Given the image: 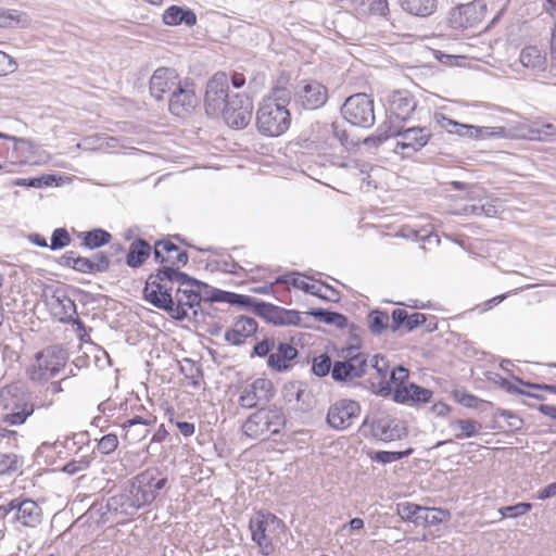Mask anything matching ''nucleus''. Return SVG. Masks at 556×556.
<instances>
[{
  "instance_id": "obj_12",
  "label": "nucleus",
  "mask_w": 556,
  "mask_h": 556,
  "mask_svg": "<svg viewBox=\"0 0 556 556\" xmlns=\"http://www.w3.org/2000/svg\"><path fill=\"white\" fill-rule=\"evenodd\" d=\"M251 311L275 326L307 327L302 320L301 313L295 309H287L271 303L254 298Z\"/></svg>"
},
{
  "instance_id": "obj_1",
  "label": "nucleus",
  "mask_w": 556,
  "mask_h": 556,
  "mask_svg": "<svg viewBox=\"0 0 556 556\" xmlns=\"http://www.w3.org/2000/svg\"><path fill=\"white\" fill-rule=\"evenodd\" d=\"M161 302L170 318L182 321L187 318L193 321L204 320V311L201 306L197 288L187 280L176 288L174 298H164Z\"/></svg>"
},
{
  "instance_id": "obj_9",
  "label": "nucleus",
  "mask_w": 556,
  "mask_h": 556,
  "mask_svg": "<svg viewBox=\"0 0 556 556\" xmlns=\"http://www.w3.org/2000/svg\"><path fill=\"white\" fill-rule=\"evenodd\" d=\"M0 519L34 528L42 521V509L30 498L16 497L0 505Z\"/></svg>"
},
{
  "instance_id": "obj_63",
  "label": "nucleus",
  "mask_w": 556,
  "mask_h": 556,
  "mask_svg": "<svg viewBox=\"0 0 556 556\" xmlns=\"http://www.w3.org/2000/svg\"><path fill=\"white\" fill-rule=\"evenodd\" d=\"M532 139L547 140L549 137L556 136V127L553 124H543L541 128L530 130Z\"/></svg>"
},
{
  "instance_id": "obj_49",
  "label": "nucleus",
  "mask_w": 556,
  "mask_h": 556,
  "mask_svg": "<svg viewBox=\"0 0 556 556\" xmlns=\"http://www.w3.org/2000/svg\"><path fill=\"white\" fill-rule=\"evenodd\" d=\"M425 517H422V525L425 526H437L444 521H447L451 514L446 509L442 508H428L425 507Z\"/></svg>"
},
{
  "instance_id": "obj_31",
  "label": "nucleus",
  "mask_w": 556,
  "mask_h": 556,
  "mask_svg": "<svg viewBox=\"0 0 556 556\" xmlns=\"http://www.w3.org/2000/svg\"><path fill=\"white\" fill-rule=\"evenodd\" d=\"M519 61L523 67L533 72H544L547 66L546 53L536 46L525 47L519 54Z\"/></svg>"
},
{
  "instance_id": "obj_23",
  "label": "nucleus",
  "mask_w": 556,
  "mask_h": 556,
  "mask_svg": "<svg viewBox=\"0 0 556 556\" xmlns=\"http://www.w3.org/2000/svg\"><path fill=\"white\" fill-rule=\"evenodd\" d=\"M390 113L396 121H408L417 108V101L407 90H395L389 99Z\"/></svg>"
},
{
  "instance_id": "obj_6",
  "label": "nucleus",
  "mask_w": 556,
  "mask_h": 556,
  "mask_svg": "<svg viewBox=\"0 0 556 556\" xmlns=\"http://www.w3.org/2000/svg\"><path fill=\"white\" fill-rule=\"evenodd\" d=\"M358 345H350L341 350V361L332 366L331 377L336 382L352 383L365 376L368 368V355L359 352Z\"/></svg>"
},
{
  "instance_id": "obj_27",
  "label": "nucleus",
  "mask_w": 556,
  "mask_h": 556,
  "mask_svg": "<svg viewBox=\"0 0 556 556\" xmlns=\"http://www.w3.org/2000/svg\"><path fill=\"white\" fill-rule=\"evenodd\" d=\"M432 394L431 390L413 382L408 386H396L392 392L393 400L396 403H428L430 402Z\"/></svg>"
},
{
  "instance_id": "obj_40",
  "label": "nucleus",
  "mask_w": 556,
  "mask_h": 556,
  "mask_svg": "<svg viewBox=\"0 0 556 556\" xmlns=\"http://www.w3.org/2000/svg\"><path fill=\"white\" fill-rule=\"evenodd\" d=\"M315 319L327 325H334L339 329L346 328L349 325L348 317L341 313L332 312L326 308H316L308 313Z\"/></svg>"
},
{
  "instance_id": "obj_37",
  "label": "nucleus",
  "mask_w": 556,
  "mask_h": 556,
  "mask_svg": "<svg viewBox=\"0 0 556 556\" xmlns=\"http://www.w3.org/2000/svg\"><path fill=\"white\" fill-rule=\"evenodd\" d=\"M211 296L213 298V302H225L250 311L254 303L253 296L224 291L220 289H215V292Z\"/></svg>"
},
{
  "instance_id": "obj_47",
  "label": "nucleus",
  "mask_w": 556,
  "mask_h": 556,
  "mask_svg": "<svg viewBox=\"0 0 556 556\" xmlns=\"http://www.w3.org/2000/svg\"><path fill=\"white\" fill-rule=\"evenodd\" d=\"M469 11L470 5L468 4L453 8L448 13V23L451 27L455 29L466 28L469 25V20L467 17Z\"/></svg>"
},
{
  "instance_id": "obj_56",
  "label": "nucleus",
  "mask_w": 556,
  "mask_h": 556,
  "mask_svg": "<svg viewBox=\"0 0 556 556\" xmlns=\"http://www.w3.org/2000/svg\"><path fill=\"white\" fill-rule=\"evenodd\" d=\"M276 339L274 337H266L262 341L257 342L250 354V357H265L275 349Z\"/></svg>"
},
{
  "instance_id": "obj_32",
  "label": "nucleus",
  "mask_w": 556,
  "mask_h": 556,
  "mask_svg": "<svg viewBox=\"0 0 556 556\" xmlns=\"http://www.w3.org/2000/svg\"><path fill=\"white\" fill-rule=\"evenodd\" d=\"M372 367L377 370L380 381L371 382V391L380 396L388 397L392 394V387L389 381H387L388 376V364L384 361V357L376 354L372 357Z\"/></svg>"
},
{
  "instance_id": "obj_26",
  "label": "nucleus",
  "mask_w": 556,
  "mask_h": 556,
  "mask_svg": "<svg viewBox=\"0 0 556 556\" xmlns=\"http://www.w3.org/2000/svg\"><path fill=\"white\" fill-rule=\"evenodd\" d=\"M67 378H63L59 381H53L47 384H42L38 390H30V403L33 404L34 412L36 409H48L54 404V396L63 392V382Z\"/></svg>"
},
{
  "instance_id": "obj_52",
  "label": "nucleus",
  "mask_w": 556,
  "mask_h": 556,
  "mask_svg": "<svg viewBox=\"0 0 556 556\" xmlns=\"http://www.w3.org/2000/svg\"><path fill=\"white\" fill-rule=\"evenodd\" d=\"M71 236L66 228H56L53 230L49 249L52 251L66 248L71 244Z\"/></svg>"
},
{
  "instance_id": "obj_55",
  "label": "nucleus",
  "mask_w": 556,
  "mask_h": 556,
  "mask_svg": "<svg viewBox=\"0 0 556 556\" xmlns=\"http://www.w3.org/2000/svg\"><path fill=\"white\" fill-rule=\"evenodd\" d=\"M98 511L101 513V518L99 521L106 522L108 518H105V515L109 513L119 514L123 515V506L122 501H119V494L111 496L104 506H100Z\"/></svg>"
},
{
  "instance_id": "obj_24",
  "label": "nucleus",
  "mask_w": 556,
  "mask_h": 556,
  "mask_svg": "<svg viewBox=\"0 0 556 556\" xmlns=\"http://www.w3.org/2000/svg\"><path fill=\"white\" fill-rule=\"evenodd\" d=\"M368 426L372 437L381 441H393L395 439H400L402 434V429L400 428L399 422L389 416L374 418L371 421L367 417L363 421L362 428H366Z\"/></svg>"
},
{
  "instance_id": "obj_25",
  "label": "nucleus",
  "mask_w": 556,
  "mask_h": 556,
  "mask_svg": "<svg viewBox=\"0 0 556 556\" xmlns=\"http://www.w3.org/2000/svg\"><path fill=\"white\" fill-rule=\"evenodd\" d=\"M298 355V350L291 343H275V349L267 358V366L277 372L287 371L292 368Z\"/></svg>"
},
{
  "instance_id": "obj_15",
  "label": "nucleus",
  "mask_w": 556,
  "mask_h": 556,
  "mask_svg": "<svg viewBox=\"0 0 556 556\" xmlns=\"http://www.w3.org/2000/svg\"><path fill=\"white\" fill-rule=\"evenodd\" d=\"M328 89L317 80H302L294 92V101L305 110H316L326 104Z\"/></svg>"
},
{
  "instance_id": "obj_20",
  "label": "nucleus",
  "mask_w": 556,
  "mask_h": 556,
  "mask_svg": "<svg viewBox=\"0 0 556 556\" xmlns=\"http://www.w3.org/2000/svg\"><path fill=\"white\" fill-rule=\"evenodd\" d=\"M177 85H181V83L174 68L159 67L150 78V93L156 100H162L165 93L170 92L172 94Z\"/></svg>"
},
{
  "instance_id": "obj_58",
  "label": "nucleus",
  "mask_w": 556,
  "mask_h": 556,
  "mask_svg": "<svg viewBox=\"0 0 556 556\" xmlns=\"http://www.w3.org/2000/svg\"><path fill=\"white\" fill-rule=\"evenodd\" d=\"M189 282L192 283L193 286H195L200 303H202V302L213 303V298L211 295L215 292L216 288L211 287L210 285H207L203 281H200L191 276H190Z\"/></svg>"
},
{
  "instance_id": "obj_21",
  "label": "nucleus",
  "mask_w": 556,
  "mask_h": 556,
  "mask_svg": "<svg viewBox=\"0 0 556 556\" xmlns=\"http://www.w3.org/2000/svg\"><path fill=\"white\" fill-rule=\"evenodd\" d=\"M431 137L432 132L427 127L413 126L405 128L403 126L395 149L417 152L429 142Z\"/></svg>"
},
{
  "instance_id": "obj_48",
  "label": "nucleus",
  "mask_w": 556,
  "mask_h": 556,
  "mask_svg": "<svg viewBox=\"0 0 556 556\" xmlns=\"http://www.w3.org/2000/svg\"><path fill=\"white\" fill-rule=\"evenodd\" d=\"M292 93L288 88L275 87L271 89L270 93L263 99L261 103L273 102L281 108H285V110H288L287 106L290 103Z\"/></svg>"
},
{
  "instance_id": "obj_3",
  "label": "nucleus",
  "mask_w": 556,
  "mask_h": 556,
  "mask_svg": "<svg viewBox=\"0 0 556 556\" xmlns=\"http://www.w3.org/2000/svg\"><path fill=\"white\" fill-rule=\"evenodd\" d=\"M184 280L189 281L190 276L178 268L162 266L148 277L143 288L144 299L154 307L164 311L161 302L164 298H174V286L179 287Z\"/></svg>"
},
{
  "instance_id": "obj_2",
  "label": "nucleus",
  "mask_w": 556,
  "mask_h": 556,
  "mask_svg": "<svg viewBox=\"0 0 556 556\" xmlns=\"http://www.w3.org/2000/svg\"><path fill=\"white\" fill-rule=\"evenodd\" d=\"M0 406L7 410L3 420L11 426L23 425L34 414L30 389L17 381L0 389Z\"/></svg>"
},
{
  "instance_id": "obj_14",
  "label": "nucleus",
  "mask_w": 556,
  "mask_h": 556,
  "mask_svg": "<svg viewBox=\"0 0 556 556\" xmlns=\"http://www.w3.org/2000/svg\"><path fill=\"white\" fill-rule=\"evenodd\" d=\"M361 410L358 402L348 399L339 400L329 407L327 422L336 430L348 429L358 418Z\"/></svg>"
},
{
  "instance_id": "obj_42",
  "label": "nucleus",
  "mask_w": 556,
  "mask_h": 556,
  "mask_svg": "<svg viewBox=\"0 0 556 556\" xmlns=\"http://www.w3.org/2000/svg\"><path fill=\"white\" fill-rule=\"evenodd\" d=\"M324 134L327 136L326 143L329 148H333L337 142L349 148V134L345 129H341L336 123L324 126Z\"/></svg>"
},
{
  "instance_id": "obj_44",
  "label": "nucleus",
  "mask_w": 556,
  "mask_h": 556,
  "mask_svg": "<svg viewBox=\"0 0 556 556\" xmlns=\"http://www.w3.org/2000/svg\"><path fill=\"white\" fill-rule=\"evenodd\" d=\"M424 506L410 502H401L396 504V514L401 517V519L414 522L416 525H418L417 515L424 513Z\"/></svg>"
},
{
  "instance_id": "obj_38",
  "label": "nucleus",
  "mask_w": 556,
  "mask_h": 556,
  "mask_svg": "<svg viewBox=\"0 0 556 556\" xmlns=\"http://www.w3.org/2000/svg\"><path fill=\"white\" fill-rule=\"evenodd\" d=\"M403 126L401 122L397 121V123L393 122L391 118L388 121H384L376 131V135L372 137H368L365 139V143L368 144L370 142L374 143H382L387 139L391 137L400 138V134L403 129Z\"/></svg>"
},
{
  "instance_id": "obj_28",
  "label": "nucleus",
  "mask_w": 556,
  "mask_h": 556,
  "mask_svg": "<svg viewBox=\"0 0 556 556\" xmlns=\"http://www.w3.org/2000/svg\"><path fill=\"white\" fill-rule=\"evenodd\" d=\"M391 319L390 330L392 332L399 331L401 327H405L407 332H412L427 321L425 314L416 312L409 315L403 308L393 309Z\"/></svg>"
},
{
  "instance_id": "obj_34",
  "label": "nucleus",
  "mask_w": 556,
  "mask_h": 556,
  "mask_svg": "<svg viewBox=\"0 0 556 556\" xmlns=\"http://www.w3.org/2000/svg\"><path fill=\"white\" fill-rule=\"evenodd\" d=\"M151 254V245L144 239L137 238L130 243L126 264L131 268L140 267Z\"/></svg>"
},
{
  "instance_id": "obj_51",
  "label": "nucleus",
  "mask_w": 556,
  "mask_h": 556,
  "mask_svg": "<svg viewBox=\"0 0 556 556\" xmlns=\"http://www.w3.org/2000/svg\"><path fill=\"white\" fill-rule=\"evenodd\" d=\"M332 362L328 354H320L313 358L312 371L317 377H326L332 371Z\"/></svg>"
},
{
  "instance_id": "obj_50",
  "label": "nucleus",
  "mask_w": 556,
  "mask_h": 556,
  "mask_svg": "<svg viewBox=\"0 0 556 556\" xmlns=\"http://www.w3.org/2000/svg\"><path fill=\"white\" fill-rule=\"evenodd\" d=\"M413 453V448H407L405 451H396V452H390V451H377L371 455V459L380 463V464H390L393 462L401 460L407 456H409Z\"/></svg>"
},
{
  "instance_id": "obj_62",
  "label": "nucleus",
  "mask_w": 556,
  "mask_h": 556,
  "mask_svg": "<svg viewBox=\"0 0 556 556\" xmlns=\"http://www.w3.org/2000/svg\"><path fill=\"white\" fill-rule=\"evenodd\" d=\"M505 132L503 127L475 126L473 139L502 137Z\"/></svg>"
},
{
  "instance_id": "obj_61",
  "label": "nucleus",
  "mask_w": 556,
  "mask_h": 556,
  "mask_svg": "<svg viewBox=\"0 0 556 556\" xmlns=\"http://www.w3.org/2000/svg\"><path fill=\"white\" fill-rule=\"evenodd\" d=\"M118 439L116 434L109 433L103 435L98 442V451L102 454H110L117 448Z\"/></svg>"
},
{
  "instance_id": "obj_4",
  "label": "nucleus",
  "mask_w": 556,
  "mask_h": 556,
  "mask_svg": "<svg viewBox=\"0 0 556 556\" xmlns=\"http://www.w3.org/2000/svg\"><path fill=\"white\" fill-rule=\"evenodd\" d=\"M67 352L59 345H50L36 353L26 374L30 381H48L55 377L67 362Z\"/></svg>"
},
{
  "instance_id": "obj_53",
  "label": "nucleus",
  "mask_w": 556,
  "mask_h": 556,
  "mask_svg": "<svg viewBox=\"0 0 556 556\" xmlns=\"http://www.w3.org/2000/svg\"><path fill=\"white\" fill-rule=\"evenodd\" d=\"M434 119L442 129L450 134H456L458 131H463V129H469L465 124L453 121L442 113H435Z\"/></svg>"
},
{
  "instance_id": "obj_57",
  "label": "nucleus",
  "mask_w": 556,
  "mask_h": 556,
  "mask_svg": "<svg viewBox=\"0 0 556 556\" xmlns=\"http://www.w3.org/2000/svg\"><path fill=\"white\" fill-rule=\"evenodd\" d=\"M452 395L457 403L468 408H476L482 402L479 397L466 392L464 389H455Z\"/></svg>"
},
{
  "instance_id": "obj_22",
  "label": "nucleus",
  "mask_w": 556,
  "mask_h": 556,
  "mask_svg": "<svg viewBox=\"0 0 556 556\" xmlns=\"http://www.w3.org/2000/svg\"><path fill=\"white\" fill-rule=\"evenodd\" d=\"M258 329L257 321L249 316H239L231 328L225 332V341L231 345H242L249 338L256 334Z\"/></svg>"
},
{
  "instance_id": "obj_60",
  "label": "nucleus",
  "mask_w": 556,
  "mask_h": 556,
  "mask_svg": "<svg viewBox=\"0 0 556 556\" xmlns=\"http://www.w3.org/2000/svg\"><path fill=\"white\" fill-rule=\"evenodd\" d=\"M92 263L93 274L106 273L110 269V258L104 252H97L89 258Z\"/></svg>"
},
{
  "instance_id": "obj_36",
  "label": "nucleus",
  "mask_w": 556,
  "mask_h": 556,
  "mask_svg": "<svg viewBox=\"0 0 556 556\" xmlns=\"http://www.w3.org/2000/svg\"><path fill=\"white\" fill-rule=\"evenodd\" d=\"M78 238L81 240V247L96 250L110 243L112 235L102 228H94L89 231L79 232Z\"/></svg>"
},
{
  "instance_id": "obj_10",
  "label": "nucleus",
  "mask_w": 556,
  "mask_h": 556,
  "mask_svg": "<svg viewBox=\"0 0 556 556\" xmlns=\"http://www.w3.org/2000/svg\"><path fill=\"white\" fill-rule=\"evenodd\" d=\"M291 123L290 112L276 103H260L256 112V127L262 135L278 137L285 134Z\"/></svg>"
},
{
  "instance_id": "obj_35",
  "label": "nucleus",
  "mask_w": 556,
  "mask_h": 556,
  "mask_svg": "<svg viewBox=\"0 0 556 556\" xmlns=\"http://www.w3.org/2000/svg\"><path fill=\"white\" fill-rule=\"evenodd\" d=\"M399 3L404 11L419 17L432 15L438 8V0H399Z\"/></svg>"
},
{
  "instance_id": "obj_8",
  "label": "nucleus",
  "mask_w": 556,
  "mask_h": 556,
  "mask_svg": "<svg viewBox=\"0 0 556 556\" xmlns=\"http://www.w3.org/2000/svg\"><path fill=\"white\" fill-rule=\"evenodd\" d=\"M340 111L342 117L355 127L367 129L376 121L374 100L363 92L348 97Z\"/></svg>"
},
{
  "instance_id": "obj_64",
  "label": "nucleus",
  "mask_w": 556,
  "mask_h": 556,
  "mask_svg": "<svg viewBox=\"0 0 556 556\" xmlns=\"http://www.w3.org/2000/svg\"><path fill=\"white\" fill-rule=\"evenodd\" d=\"M409 371L403 366H397L392 369L390 374V384L393 383L396 386H405V381L408 379Z\"/></svg>"
},
{
  "instance_id": "obj_29",
  "label": "nucleus",
  "mask_w": 556,
  "mask_h": 556,
  "mask_svg": "<svg viewBox=\"0 0 556 556\" xmlns=\"http://www.w3.org/2000/svg\"><path fill=\"white\" fill-rule=\"evenodd\" d=\"M282 395L285 401L294 404L296 409L305 410L309 407L311 392L300 381L287 382L282 388Z\"/></svg>"
},
{
  "instance_id": "obj_7",
  "label": "nucleus",
  "mask_w": 556,
  "mask_h": 556,
  "mask_svg": "<svg viewBox=\"0 0 556 556\" xmlns=\"http://www.w3.org/2000/svg\"><path fill=\"white\" fill-rule=\"evenodd\" d=\"M167 482V477L157 468H148L129 480L128 484L135 494L136 501L143 508L151 505L161 495Z\"/></svg>"
},
{
  "instance_id": "obj_54",
  "label": "nucleus",
  "mask_w": 556,
  "mask_h": 556,
  "mask_svg": "<svg viewBox=\"0 0 556 556\" xmlns=\"http://www.w3.org/2000/svg\"><path fill=\"white\" fill-rule=\"evenodd\" d=\"M532 504L530 503H518L511 506H504L498 509V514L502 518H516L530 511Z\"/></svg>"
},
{
  "instance_id": "obj_59",
  "label": "nucleus",
  "mask_w": 556,
  "mask_h": 556,
  "mask_svg": "<svg viewBox=\"0 0 556 556\" xmlns=\"http://www.w3.org/2000/svg\"><path fill=\"white\" fill-rule=\"evenodd\" d=\"M357 5H365L372 14L384 15L388 11L387 0H353Z\"/></svg>"
},
{
  "instance_id": "obj_19",
  "label": "nucleus",
  "mask_w": 556,
  "mask_h": 556,
  "mask_svg": "<svg viewBox=\"0 0 556 556\" xmlns=\"http://www.w3.org/2000/svg\"><path fill=\"white\" fill-rule=\"evenodd\" d=\"M279 522V519L271 514L258 513L251 518L249 528L252 540L261 547L264 555H269L273 551L271 540L267 535L270 523Z\"/></svg>"
},
{
  "instance_id": "obj_46",
  "label": "nucleus",
  "mask_w": 556,
  "mask_h": 556,
  "mask_svg": "<svg viewBox=\"0 0 556 556\" xmlns=\"http://www.w3.org/2000/svg\"><path fill=\"white\" fill-rule=\"evenodd\" d=\"M119 501H122L123 516L125 517L134 516L136 511L142 508L140 503L138 504V501H136L135 494L128 483L124 488V491L119 493Z\"/></svg>"
},
{
  "instance_id": "obj_18",
  "label": "nucleus",
  "mask_w": 556,
  "mask_h": 556,
  "mask_svg": "<svg viewBox=\"0 0 556 556\" xmlns=\"http://www.w3.org/2000/svg\"><path fill=\"white\" fill-rule=\"evenodd\" d=\"M154 260L163 266L178 268L187 265L189 261L188 253L182 251L169 239L157 240L153 249Z\"/></svg>"
},
{
  "instance_id": "obj_43",
  "label": "nucleus",
  "mask_w": 556,
  "mask_h": 556,
  "mask_svg": "<svg viewBox=\"0 0 556 556\" xmlns=\"http://www.w3.org/2000/svg\"><path fill=\"white\" fill-rule=\"evenodd\" d=\"M451 427L459 429V432L455 433L456 439H464L476 435L481 429V424L477 420L457 419L451 422Z\"/></svg>"
},
{
  "instance_id": "obj_30",
  "label": "nucleus",
  "mask_w": 556,
  "mask_h": 556,
  "mask_svg": "<svg viewBox=\"0 0 556 556\" xmlns=\"http://www.w3.org/2000/svg\"><path fill=\"white\" fill-rule=\"evenodd\" d=\"M163 23L168 26L185 24L189 27L197 24V15L193 10L179 5H170L162 15Z\"/></svg>"
},
{
  "instance_id": "obj_33",
  "label": "nucleus",
  "mask_w": 556,
  "mask_h": 556,
  "mask_svg": "<svg viewBox=\"0 0 556 556\" xmlns=\"http://www.w3.org/2000/svg\"><path fill=\"white\" fill-rule=\"evenodd\" d=\"M52 300L53 309L61 321L71 323L75 319L74 316L77 315L76 304L68 295L64 292H55Z\"/></svg>"
},
{
  "instance_id": "obj_5",
  "label": "nucleus",
  "mask_w": 556,
  "mask_h": 556,
  "mask_svg": "<svg viewBox=\"0 0 556 556\" xmlns=\"http://www.w3.org/2000/svg\"><path fill=\"white\" fill-rule=\"evenodd\" d=\"M285 424V416L279 408L262 407L248 417L242 425V431L251 439H264L279 433Z\"/></svg>"
},
{
  "instance_id": "obj_45",
  "label": "nucleus",
  "mask_w": 556,
  "mask_h": 556,
  "mask_svg": "<svg viewBox=\"0 0 556 556\" xmlns=\"http://www.w3.org/2000/svg\"><path fill=\"white\" fill-rule=\"evenodd\" d=\"M23 458L13 453H0V473L12 475L21 469Z\"/></svg>"
},
{
  "instance_id": "obj_17",
  "label": "nucleus",
  "mask_w": 556,
  "mask_h": 556,
  "mask_svg": "<svg viewBox=\"0 0 556 556\" xmlns=\"http://www.w3.org/2000/svg\"><path fill=\"white\" fill-rule=\"evenodd\" d=\"M274 396V384L269 379L257 378L247 384L239 396V404L243 408L256 407L260 403L269 402Z\"/></svg>"
},
{
  "instance_id": "obj_11",
  "label": "nucleus",
  "mask_w": 556,
  "mask_h": 556,
  "mask_svg": "<svg viewBox=\"0 0 556 556\" xmlns=\"http://www.w3.org/2000/svg\"><path fill=\"white\" fill-rule=\"evenodd\" d=\"M252 113V99L244 93H233L228 99L220 116L231 128L243 129L251 122Z\"/></svg>"
},
{
  "instance_id": "obj_16",
  "label": "nucleus",
  "mask_w": 556,
  "mask_h": 556,
  "mask_svg": "<svg viewBox=\"0 0 556 556\" xmlns=\"http://www.w3.org/2000/svg\"><path fill=\"white\" fill-rule=\"evenodd\" d=\"M198 105L194 84L186 80L177 85L168 100L169 112L178 117L190 114Z\"/></svg>"
},
{
  "instance_id": "obj_13",
  "label": "nucleus",
  "mask_w": 556,
  "mask_h": 556,
  "mask_svg": "<svg viewBox=\"0 0 556 556\" xmlns=\"http://www.w3.org/2000/svg\"><path fill=\"white\" fill-rule=\"evenodd\" d=\"M228 80L224 73H216L206 84L204 97L205 112L208 116L218 117L225 110L231 94H228Z\"/></svg>"
},
{
  "instance_id": "obj_41",
  "label": "nucleus",
  "mask_w": 556,
  "mask_h": 556,
  "mask_svg": "<svg viewBox=\"0 0 556 556\" xmlns=\"http://www.w3.org/2000/svg\"><path fill=\"white\" fill-rule=\"evenodd\" d=\"M369 331L374 336L382 334L390 328V317L387 312L380 309H372L367 316Z\"/></svg>"
},
{
  "instance_id": "obj_39",
  "label": "nucleus",
  "mask_w": 556,
  "mask_h": 556,
  "mask_svg": "<svg viewBox=\"0 0 556 556\" xmlns=\"http://www.w3.org/2000/svg\"><path fill=\"white\" fill-rule=\"evenodd\" d=\"M299 273H291L278 276L275 280L276 285H291L292 287L300 289L304 291L305 293L315 295V296H321V290L316 285H312L308 282H305L300 279Z\"/></svg>"
}]
</instances>
